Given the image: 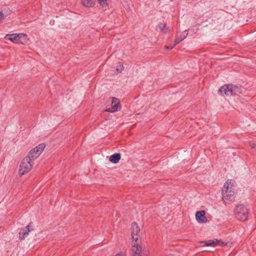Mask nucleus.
<instances>
[{
  "mask_svg": "<svg viewBox=\"0 0 256 256\" xmlns=\"http://www.w3.org/2000/svg\"><path fill=\"white\" fill-rule=\"evenodd\" d=\"M140 228L136 222H132L131 226V233L133 241L132 242V250L134 256H141L142 246L138 243Z\"/></svg>",
  "mask_w": 256,
  "mask_h": 256,
  "instance_id": "obj_1",
  "label": "nucleus"
},
{
  "mask_svg": "<svg viewBox=\"0 0 256 256\" xmlns=\"http://www.w3.org/2000/svg\"><path fill=\"white\" fill-rule=\"evenodd\" d=\"M222 92L226 96H232L238 94H242L241 88L232 84H226L222 86L218 90V94L224 96Z\"/></svg>",
  "mask_w": 256,
  "mask_h": 256,
  "instance_id": "obj_2",
  "label": "nucleus"
},
{
  "mask_svg": "<svg viewBox=\"0 0 256 256\" xmlns=\"http://www.w3.org/2000/svg\"><path fill=\"white\" fill-rule=\"evenodd\" d=\"M33 162L28 157L24 158L20 166L19 174L22 176L29 172L32 168Z\"/></svg>",
  "mask_w": 256,
  "mask_h": 256,
  "instance_id": "obj_3",
  "label": "nucleus"
},
{
  "mask_svg": "<svg viewBox=\"0 0 256 256\" xmlns=\"http://www.w3.org/2000/svg\"><path fill=\"white\" fill-rule=\"evenodd\" d=\"M234 213L238 220L241 221H246L248 218V210L244 204H240L234 209Z\"/></svg>",
  "mask_w": 256,
  "mask_h": 256,
  "instance_id": "obj_4",
  "label": "nucleus"
},
{
  "mask_svg": "<svg viewBox=\"0 0 256 256\" xmlns=\"http://www.w3.org/2000/svg\"><path fill=\"white\" fill-rule=\"evenodd\" d=\"M45 148V144L42 143L40 144L34 148L32 150H30L26 157H28V158H30V160L34 161L39 156Z\"/></svg>",
  "mask_w": 256,
  "mask_h": 256,
  "instance_id": "obj_5",
  "label": "nucleus"
},
{
  "mask_svg": "<svg viewBox=\"0 0 256 256\" xmlns=\"http://www.w3.org/2000/svg\"><path fill=\"white\" fill-rule=\"evenodd\" d=\"M26 36L23 34H8L5 36V38L14 43L22 44L26 40Z\"/></svg>",
  "mask_w": 256,
  "mask_h": 256,
  "instance_id": "obj_6",
  "label": "nucleus"
},
{
  "mask_svg": "<svg viewBox=\"0 0 256 256\" xmlns=\"http://www.w3.org/2000/svg\"><path fill=\"white\" fill-rule=\"evenodd\" d=\"M120 108L121 106L119 99L113 97L112 98L111 108H106V111L110 112H114L120 110Z\"/></svg>",
  "mask_w": 256,
  "mask_h": 256,
  "instance_id": "obj_7",
  "label": "nucleus"
},
{
  "mask_svg": "<svg viewBox=\"0 0 256 256\" xmlns=\"http://www.w3.org/2000/svg\"><path fill=\"white\" fill-rule=\"evenodd\" d=\"M236 191L228 192L226 190H222V200L224 202H234L236 198Z\"/></svg>",
  "mask_w": 256,
  "mask_h": 256,
  "instance_id": "obj_8",
  "label": "nucleus"
},
{
  "mask_svg": "<svg viewBox=\"0 0 256 256\" xmlns=\"http://www.w3.org/2000/svg\"><path fill=\"white\" fill-rule=\"evenodd\" d=\"M201 243H204V246H224L226 245V243L220 240H218L216 239L214 240H209L204 242H202Z\"/></svg>",
  "mask_w": 256,
  "mask_h": 256,
  "instance_id": "obj_9",
  "label": "nucleus"
},
{
  "mask_svg": "<svg viewBox=\"0 0 256 256\" xmlns=\"http://www.w3.org/2000/svg\"><path fill=\"white\" fill-rule=\"evenodd\" d=\"M31 223L27 225L24 228L20 230L19 232V238L20 240H24L28 235L29 232L34 230V229L31 227Z\"/></svg>",
  "mask_w": 256,
  "mask_h": 256,
  "instance_id": "obj_10",
  "label": "nucleus"
},
{
  "mask_svg": "<svg viewBox=\"0 0 256 256\" xmlns=\"http://www.w3.org/2000/svg\"><path fill=\"white\" fill-rule=\"evenodd\" d=\"M206 212L204 210L198 211L196 213V218L199 223H204L208 220L205 216Z\"/></svg>",
  "mask_w": 256,
  "mask_h": 256,
  "instance_id": "obj_11",
  "label": "nucleus"
},
{
  "mask_svg": "<svg viewBox=\"0 0 256 256\" xmlns=\"http://www.w3.org/2000/svg\"><path fill=\"white\" fill-rule=\"evenodd\" d=\"M233 183L232 180H227L224 185L222 190H226L228 192L236 191Z\"/></svg>",
  "mask_w": 256,
  "mask_h": 256,
  "instance_id": "obj_12",
  "label": "nucleus"
},
{
  "mask_svg": "<svg viewBox=\"0 0 256 256\" xmlns=\"http://www.w3.org/2000/svg\"><path fill=\"white\" fill-rule=\"evenodd\" d=\"M188 32L185 30L178 37L176 38L174 40V45L179 44L182 40H184L188 36Z\"/></svg>",
  "mask_w": 256,
  "mask_h": 256,
  "instance_id": "obj_13",
  "label": "nucleus"
},
{
  "mask_svg": "<svg viewBox=\"0 0 256 256\" xmlns=\"http://www.w3.org/2000/svg\"><path fill=\"white\" fill-rule=\"evenodd\" d=\"M121 158L120 154L116 153L112 154L110 158V161L114 164H117L120 160Z\"/></svg>",
  "mask_w": 256,
  "mask_h": 256,
  "instance_id": "obj_14",
  "label": "nucleus"
},
{
  "mask_svg": "<svg viewBox=\"0 0 256 256\" xmlns=\"http://www.w3.org/2000/svg\"><path fill=\"white\" fill-rule=\"evenodd\" d=\"M82 3L86 7L90 8L94 6V0H82Z\"/></svg>",
  "mask_w": 256,
  "mask_h": 256,
  "instance_id": "obj_15",
  "label": "nucleus"
},
{
  "mask_svg": "<svg viewBox=\"0 0 256 256\" xmlns=\"http://www.w3.org/2000/svg\"><path fill=\"white\" fill-rule=\"evenodd\" d=\"M158 27L160 30L164 33H166L168 32V28L166 26V24L164 23H160L158 25Z\"/></svg>",
  "mask_w": 256,
  "mask_h": 256,
  "instance_id": "obj_16",
  "label": "nucleus"
},
{
  "mask_svg": "<svg viewBox=\"0 0 256 256\" xmlns=\"http://www.w3.org/2000/svg\"><path fill=\"white\" fill-rule=\"evenodd\" d=\"M107 0H98L100 4L102 7L108 6Z\"/></svg>",
  "mask_w": 256,
  "mask_h": 256,
  "instance_id": "obj_17",
  "label": "nucleus"
},
{
  "mask_svg": "<svg viewBox=\"0 0 256 256\" xmlns=\"http://www.w3.org/2000/svg\"><path fill=\"white\" fill-rule=\"evenodd\" d=\"M176 45H174V44L173 45L169 46H166V48L167 50H172V49Z\"/></svg>",
  "mask_w": 256,
  "mask_h": 256,
  "instance_id": "obj_18",
  "label": "nucleus"
},
{
  "mask_svg": "<svg viewBox=\"0 0 256 256\" xmlns=\"http://www.w3.org/2000/svg\"><path fill=\"white\" fill-rule=\"evenodd\" d=\"M4 18V14L2 12H0V21Z\"/></svg>",
  "mask_w": 256,
  "mask_h": 256,
  "instance_id": "obj_19",
  "label": "nucleus"
},
{
  "mask_svg": "<svg viewBox=\"0 0 256 256\" xmlns=\"http://www.w3.org/2000/svg\"><path fill=\"white\" fill-rule=\"evenodd\" d=\"M250 146L251 148H254L256 147V144H251Z\"/></svg>",
  "mask_w": 256,
  "mask_h": 256,
  "instance_id": "obj_20",
  "label": "nucleus"
},
{
  "mask_svg": "<svg viewBox=\"0 0 256 256\" xmlns=\"http://www.w3.org/2000/svg\"><path fill=\"white\" fill-rule=\"evenodd\" d=\"M123 68H124L123 66H122V67H120V69H118V67L116 68V70L117 71H119V72H121L122 70L123 69Z\"/></svg>",
  "mask_w": 256,
  "mask_h": 256,
  "instance_id": "obj_21",
  "label": "nucleus"
},
{
  "mask_svg": "<svg viewBox=\"0 0 256 256\" xmlns=\"http://www.w3.org/2000/svg\"><path fill=\"white\" fill-rule=\"evenodd\" d=\"M122 252H121L120 253L116 254L115 256H122Z\"/></svg>",
  "mask_w": 256,
  "mask_h": 256,
  "instance_id": "obj_22",
  "label": "nucleus"
}]
</instances>
